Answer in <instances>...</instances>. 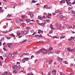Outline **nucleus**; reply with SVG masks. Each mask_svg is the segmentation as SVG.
<instances>
[{"instance_id": "1", "label": "nucleus", "mask_w": 75, "mask_h": 75, "mask_svg": "<svg viewBox=\"0 0 75 75\" xmlns=\"http://www.w3.org/2000/svg\"><path fill=\"white\" fill-rule=\"evenodd\" d=\"M12 68L15 69H21V66L19 65L18 66L16 65H13L12 67Z\"/></svg>"}, {"instance_id": "2", "label": "nucleus", "mask_w": 75, "mask_h": 75, "mask_svg": "<svg viewBox=\"0 0 75 75\" xmlns=\"http://www.w3.org/2000/svg\"><path fill=\"white\" fill-rule=\"evenodd\" d=\"M29 33V32L28 30H25L21 31V34H24V35H27V34Z\"/></svg>"}, {"instance_id": "3", "label": "nucleus", "mask_w": 75, "mask_h": 75, "mask_svg": "<svg viewBox=\"0 0 75 75\" xmlns=\"http://www.w3.org/2000/svg\"><path fill=\"white\" fill-rule=\"evenodd\" d=\"M42 53L43 54H47V52L48 51V50H47L44 48L42 49Z\"/></svg>"}, {"instance_id": "4", "label": "nucleus", "mask_w": 75, "mask_h": 75, "mask_svg": "<svg viewBox=\"0 0 75 75\" xmlns=\"http://www.w3.org/2000/svg\"><path fill=\"white\" fill-rule=\"evenodd\" d=\"M56 26L57 27V29H61V25L58 23H57L56 24Z\"/></svg>"}, {"instance_id": "5", "label": "nucleus", "mask_w": 75, "mask_h": 75, "mask_svg": "<svg viewBox=\"0 0 75 75\" xmlns=\"http://www.w3.org/2000/svg\"><path fill=\"white\" fill-rule=\"evenodd\" d=\"M59 20H62L63 19H64V20H67V18L65 17H63V16L61 15L59 16Z\"/></svg>"}, {"instance_id": "6", "label": "nucleus", "mask_w": 75, "mask_h": 75, "mask_svg": "<svg viewBox=\"0 0 75 75\" xmlns=\"http://www.w3.org/2000/svg\"><path fill=\"white\" fill-rule=\"evenodd\" d=\"M29 55V54L27 53L26 54H21L20 55V57L21 58H23L24 56H27Z\"/></svg>"}, {"instance_id": "7", "label": "nucleus", "mask_w": 75, "mask_h": 75, "mask_svg": "<svg viewBox=\"0 0 75 75\" xmlns=\"http://www.w3.org/2000/svg\"><path fill=\"white\" fill-rule=\"evenodd\" d=\"M7 45L8 46V47H9V48H12V46H11L13 45V43H8L7 44Z\"/></svg>"}, {"instance_id": "8", "label": "nucleus", "mask_w": 75, "mask_h": 75, "mask_svg": "<svg viewBox=\"0 0 75 75\" xmlns=\"http://www.w3.org/2000/svg\"><path fill=\"white\" fill-rule=\"evenodd\" d=\"M58 59H59V61L61 64H62V61H63V59L62 58H61L59 57H58Z\"/></svg>"}, {"instance_id": "9", "label": "nucleus", "mask_w": 75, "mask_h": 75, "mask_svg": "<svg viewBox=\"0 0 75 75\" xmlns=\"http://www.w3.org/2000/svg\"><path fill=\"white\" fill-rule=\"evenodd\" d=\"M74 41H75V37H71V38H69L68 40L69 41H71V40H74Z\"/></svg>"}, {"instance_id": "10", "label": "nucleus", "mask_w": 75, "mask_h": 75, "mask_svg": "<svg viewBox=\"0 0 75 75\" xmlns=\"http://www.w3.org/2000/svg\"><path fill=\"white\" fill-rule=\"evenodd\" d=\"M52 74L55 75V74H57V71L56 70H52Z\"/></svg>"}, {"instance_id": "11", "label": "nucleus", "mask_w": 75, "mask_h": 75, "mask_svg": "<svg viewBox=\"0 0 75 75\" xmlns=\"http://www.w3.org/2000/svg\"><path fill=\"white\" fill-rule=\"evenodd\" d=\"M29 15H30V17H31V18H33L34 17V15L33 13H29Z\"/></svg>"}, {"instance_id": "12", "label": "nucleus", "mask_w": 75, "mask_h": 75, "mask_svg": "<svg viewBox=\"0 0 75 75\" xmlns=\"http://www.w3.org/2000/svg\"><path fill=\"white\" fill-rule=\"evenodd\" d=\"M72 14V16H74L75 17V12L74 11H72L71 12Z\"/></svg>"}, {"instance_id": "13", "label": "nucleus", "mask_w": 75, "mask_h": 75, "mask_svg": "<svg viewBox=\"0 0 75 75\" xmlns=\"http://www.w3.org/2000/svg\"><path fill=\"white\" fill-rule=\"evenodd\" d=\"M60 3L61 4H62V3H65V0H62L61 1H60Z\"/></svg>"}, {"instance_id": "14", "label": "nucleus", "mask_w": 75, "mask_h": 75, "mask_svg": "<svg viewBox=\"0 0 75 75\" xmlns=\"http://www.w3.org/2000/svg\"><path fill=\"white\" fill-rule=\"evenodd\" d=\"M40 52H41V53H42V49L39 50L37 52V54H40Z\"/></svg>"}, {"instance_id": "15", "label": "nucleus", "mask_w": 75, "mask_h": 75, "mask_svg": "<svg viewBox=\"0 0 75 75\" xmlns=\"http://www.w3.org/2000/svg\"><path fill=\"white\" fill-rule=\"evenodd\" d=\"M21 20L20 19H17L16 20V23H20Z\"/></svg>"}, {"instance_id": "16", "label": "nucleus", "mask_w": 75, "mask_h": 75, "mask_svg": "<svg viewBox=\"0 0 75 75\" xmlns=\"http://www.w3.org/2000/svg\"><path fill=\"white\" fill-rule=\"evenodd\" d=\"M8 72L7 71H5L4 73L2 74V75H7Z\"/></svg>"}, {"instance_id": "17", "label": "nucleus", "mask_w": 75, "mask_h": 75, "mask_svg": "<svg viewBox=\"0 0 75 75\" xmlns=\"http://www.w3.org/2000/svg\"><path fill=\"white\" fill-rule=\"evenodd\" d=\"M23 59L24 60H25V61H28L29 60V58H24Z\"/></svg>"}, {"instance_id": "18", "label": "nucleus", "mask_w": 75, "mask_h": 75, "mask_svg": "<svg viewBox=\"0 0 75 75\" xmlns=\"http://www.w3.org/2000/svg\"><path fill=\"white\" fill-rule=\"evenodd\" d=\"M0 13H3V10H2L1 7H0Z\"/></svg>"}, {"instance_id": "19", "label": "nucleus", "mask_w": 75, "mask_h": 75, "mask_svg": "<svg viewBox=\"0 0 75 75\" xmlns=\"http://www.w3.org/2000/svg\"><path fill=\"white\" fill-rule=\"evenodd\" d=\"M50 27L51 28V29H52V30H53V29H54V28L53 27V26H52V24H50Z\"/></svg>"}, {"instance_id": "20", "label": "nucleus", "mask_w": 75, "mask_h": 75, "mask_svg": "<svg viewBox=\"0 0 75 75\" xmlns=\"http://www.w3.org/2000/svg\"><path fill=\"white\" fill-rule=\"evenodd\" d=\"M53 50V48L52 47H50V48H49V50H48V51H51V50Z\"/></svg>"}, {"instance_id": "21", "label": "nucleus", "mask_w": 75, "mask_h": 75, "mask_svg": "<svg viewBox=\"0 0 75 75\" xmlns=\"http://www.w3.org/2000/svg\"><path fill=\"white\" fill-rule=\"evenodd\" d=\"M17 72V71L16 69L14 70L13 71V74H16Z\"/></svg>"}, {"instance_id": "22", "label": "nucleus", "mask_w": 75, "mask_h": 75, "mask_svg": "<svg viewBox=\"0 0 75 75\" xmlns=\"http://www.w3.org/2000/svg\"><path fill=\"white\" fill-rule=\"evenodd\" d=\"M26 21L27 23H30V21H31L30 20L28 19H27L26 20Z\"/></svg>"}, {"instance_id": "23", "label": "nucleus", "mask_w": 75, "mask_h": 75, "mask_svg": "<svg viewBox=\"0 0 75 75\" xmlns=\"http://www.w3.org/2000/svg\"><path fill=\"white\" fill-rule=\"evenodd\" d=\"M12 31V29H10L9 31H7V30H6L5 31H4V33H7L8 32V31L10 32V31Z\"/></svg>"}, {"instance_id": "24", "label": "nucleus", "mask_w": 75, "mask_h": 75, "mask_svg": "<svg viewBox=\"0 0 75 75\" xmlns=\"http://www.w3.org/2000/svg\"><path fill=\"white\" fill-rule=\"evenodd\" d=\"M55 53L56 54H59L60 53V51H56L55 52Z\"/></svg>"}, {"instance_id": "25", "label": "nucleus", "mask_w": 75, "mask_h": 75, "mask_svg": "<svg viewBox=\"0 0 75 75\" xmlns=\"http://www.w3.org/2000/svg\"><path fill=\"white\" fill-rule=\"evenodd\" d=\"M26 29L27 30H29L31 29V28H30V27H26Z\"/></svg>"}, {"instance_id": "26", "label": "nucleus", "mask_w": 75, "mask_h": 75, "mask_svg": "<svg viewBox=\"0 0 75 75\" xmlns=\"http://www.w3.org/2000/svg\"><path fill=\"white\" fill-rule=\"evenodd\" d=\"M67 50L68 51H69V52H71V49L70 48V47H69L67 49Z\"/></svg>"}, {"instance_id": "27", "label": "nucleus", "mask_w": 75, "mask_h": 75, "mask_svg": "<svg viewBox=\"0 0 75 75\" xmlns=\"http://www.w3.org/2000/svg\"><path fill=\"white\" fill-rule=\"evenodd\" d=\"M52 62V59H51L49 61V65H50L51 64V62Z\"/></svg>"}, {"instance_id": "28", "label": "nucleus", "mask_w": 75, "mask_h": 75, "mask_svg": "<svg viewBox=\"0 0 75 75\" xmlns=\"http://www.w3.org/2000/svg\"><path fill=\"white\" fill-rule=\"evenodd\" d=\"M10 35L11 36H12L13 37H15V35H14L13 33H12L11 34H10Z\"/></svg>"}, {"instance_id": "29", "label": "nucleus", "mask_w": 75, "mask_h": 75, "mask_svg": "<svg viewBox=\"0 0 75 75\" xmlns=\"http://www.w3.org/2000/svg\"><path fill=\"white\" fill-rule=\"evenodd\" d=\"M35 36L36 38L40 37H41V36H40V35H35Z\"/></svg>"}, {"instance_id": "30", "label": "nucleus", "mask_w": 75, "mask_h": 75, "mask_svg": "<svg viewBox=\"0 0 75 75\" xmlns=\"http://www.w3.org/2000/svg\"><path fill=\"white\" fill-rule=\"evenodd\" d=\"M65 38V36H64V35L61 36L60 37V38Z\"/></svg>"}, {"instance_id": "31", "label": "nucleus", "mask_w": 75, "mask_h": 75, "mask_svg": "<svg viewBox=\"0 0 75 75\" xmlns=\"http://www.w3.org/2000/svg\"><path fill=\"white\" fill-rule=\"evenodd\" d=\"M53 54V52H52V51H51V52H48V55H49V54Z\"/></svg>"}, {"instance_id": "32", "label": "nucleus", "mask_w": 75, "mask_h": 75, "mask_svg": "<svg viewBox=\"0 0 75 75\" xmlns=\"http://www.w3.org/2000/svg\"><path fill=\"white\" fill-rule=\"evenodd\" d=\"M3 57H6V54L5 53H4L3 54Z\"/></svg>"}, {"instance_id": "33", "label": "nucleus", "mask_w": 75, "mask_h": 75, "mask_svg": "<svg viewBox=\"0 0 75 75\" xmlns=\"http://www.w3.org/2000/svg\"><path fill=\"white\" fill-rule=\"evenodd\" d=\"M52 8V7L51 6H49V7H46V9L47 10V8H48L49 9H51Z\"/></svg>"}, {"instance_id": "34", "label": "nucleus", "mask_w": 75, "mask_h": 75, "mask_svg": "<svg viewBox=\"0 0 75 75\" xmlns=\"http://www.w3.org/2000/svg\"><path fill=\"white\" fill-rule=\"evenodd\" d=\"M69 44H71V45H74V42H69Z\"/></svg>"}, {"instance_id": "35", "label": "nucleus", "mask_w": 75, "mask_h": 75, "mask_svg": "<svg viewBox=\"0 0 75 75\" xmlns=\"http://www.w3.org/2000/svg\"><path fill=\"white\" fill-rule=\"evenodd\" d=\"M20 34H21V33H20V32H18L17 33V35L18 36L20 35Z\"/></svg>"}, {"instance_id": "36", "label": "nucleus", "mask_w": 75, "mask_h": 75, "mask_svg": "<svg viewBox=\"0 0 75 75\" xmlns=\"http://www.w3.org/2000/svg\"><path fill=\"white\" fill-rule=\"evenodd\" d=\"M0 59H1V60H3V57H2V56H0Z\"/></svg>"}, {"instance_id": "37", "label": "nucleus", "mask_w": 75, "mask_h": 75, "mask_svg": "<svg viewBox=\"0 0 75 75\" xmlns=\"http://www.w3.org/2000/svg\"><path fill=\"white\" fill-rule=\"evenodd\" d=\"M32 2L33 3H36V1L35 0H33L32 1Z\"/></svg>"}, {"instance_id": "38", "label": "nucleus", "mask_w": 75, "mask_h": 75, "mask_svg": "<svg viewBox=\"0 0 75 75\" xmlns=\"http://www.w3.org/2000/svg\"><path fill=\"white\" fill-rule=\"evenodd\" d=\"M68 4V5H69V6H71V2H69V3H68V4Z\"/></svg>"}, {"instance_id": "39", "label": "nucleus", "mask_w": 75, "mask_h": 75, "mask_svg": "<svg viewBox=\"0 0 75 75\" xmlns=\"http://www.w3.org/2000/svg\"><path fill=\"white\" fill-rule=\"evenodd\" d=\"M44 41L42 40V41H39V42H44Z\"/></svg>"}, {"instance_id": "40", "label": "nucleus", "mask_w": 75, "mask_h": 75, "mask_svg": "<svg viewBox=\"0 0 75 75\" xmlns=\"http://www.w3.org/2000/svg\"><path fill=\"white\" fill-rule=\"evenodd\" d=\"M12 20V19H10V18H8L6 19L7 20H8V21H11Z\"/></svg>"}, {"instance_id": "41", "label": "nucleus", "mask_w": 75, "mask_h": 75, "mask_svg": "<svg viewBox=\"0 0 75 75\" xmlns=\"http://www.w3.org/2000/svg\"><path fill=\"white\" fill-rule=\"evenodd\" d=\"M74 50H75V49H71V52H72V51H74Z\"/></svg>"}, {"instance_id": "42", "label": "nucleus", "mask_w": 75, "mask_h": 75, "mask_svg": "<svg viewBox=\"0 0 75 75\" xmlns=\"http://www.w3.org/2000/svg\"><path fill=\"white\" fill-rule=\"evenodd\" d=\"M40 24V25H42L45 24V23H41Z\"/></svg>"}, {"instance_id": "43", "label": "nucleus", "mask_w": 75, "mask_h": 75, "mask_svg": "<svg viewBox=\"0 0 75 75\" xmlns=\"http://www.w3.org/2000/svg\"><path fill=\"white\" fill-rule=\"evenodd\" d=\"M4 41V38H1L0 41Z\"/></svg>"}, {"instance_id": "44", "label": "nucleus", "mask_w": 75, "mask_h": 75, "mask_svg": "<svg viewBox=\"0 0 75 75\" xmlns=\"http://www.w3.org/2000/svg\"><path fill=\"white\" fill-rule=\"evenodd\" d=\"M71 8L70 7H69L68 8V9H69V10H71V9H72V8Z\"/></svg>"}, {"instance_id": "45", "label": "nucleus", "mask_w": 75, "mask_h": 75, "mask_svg": "<svg viewBox=\"0 0 75 75\" xmlns=\"http://www.w3.org/2000/svg\"><path fill=\"white\" fill-rule=\"evenodd\" d=\"M25 62V60L24 59L22 61V62H23V63H24Z\"/></svg>"}, {"instance_id": "46", "label": "nucleus", "mask_w": 75, "mask_h": 75, "mask_svg": "<svg viewBox=\"0 0 75 75\" xmlns=\"http://www.w3.org/2000/svg\"><path fill=\"white\" fill-rule=\"evenodd\" d=\"M8 56L9 57H11V53H9L8 54Z\"/></svg>"}, {"instance_id": "47", "label": "nucleus", "mask_w": 75, "mask_h": 75, "mask_svg": "<svg viewBox=\"0 0 75 75\" xmlns=\"http://www.w3.org/2000/svg\"><path fill=\"white\" fill-rule=\"evenodd\" d=\"M11 56H12V57H14V54H11Z\"/></svg>"}, {"instance_id": "48", "label": "nucleus", "mask_w": 75, "mask_h": 75, "mask_svg": "<svg viewBox=\"0 0 75 75\" xmlns=\"http://www.w3.org/2000/svg\"><path fill=\"white\" fill-rule=\"evenodd\" d=\"M45 15H44L42 17V18L43 19V18H45Z\"/></svg>"}, {"instance_id": "49", "label": "nucleus", "mask_w": 75, "mask_h": 75, "mask_svg": "<svg viewBox=\"0 0 75 75\" xmlns=\"http://www.w3.org/2000/svg\"><path fill=\"white\" fill-rule=\"evenodd\" d=\"M38 19H41L42 18L41 17L38 16Z\"/></svg>"}, {"instance_id": "50", "label": "nucleus", "mask_w": 75, "mask_h": 75, "mask_svg": "<svg viewBox=\"0 0 75 75\" xmlns=\"http://www.w3.org/2000/svg\"><path fill=\"white\" fill-rule=\"evenodd\" d=\"M48 16H52V15H51V13H49L48 15Z\"/></svg>"}, {"instance_id": "51", "label": "nucleus", "mask_w": 75, "mask_h": 75, "mask_svg": "<svg viewBox=\"0 0 75 75\" xmlns=\"http://www.w3.org/2000/svg\"><path fill=\"white\" fill-rule=\"evenodd\" d=\"M21 17L22 18H24V17H25V16H22Z\"/></svg>"}, {"instance_id": "52", "label": "nucleus", "mask_w": 75, "mask_h": 75, "mask_svg": "<svg viewBox=\"0 0 75 75\" xmlns=\"http://www.w3.org/2000/svg\"><path fill=\"white\" fill-rule=\"evenodd\" d=\"M25 41H26V40H22V42H25Z\"/></svg>"}, {"instance_id": "53", "label": "nucleus", "mask_w": 75, "mask_h": 75, "mask_svg": "<svg viewBox=\"0 0 75 75\" xmlns=\"http://www.w3.org/2000/svg\"><path fill=\"white\" fill-rule=\"evenodd\" d=\"M53 38H58V37H57L56 36H53Z\"/></svg>"}, {"instance_id": "54", "label": "nucleus", "mask_w": 75, "mask_h": 75, "mask_svg": "<svg viewBox=\"0 0 75 75\" xmlns=\"http://www.w3.org/2000/svg\"><path fill=\"white\" fill-rule=\"evenodd\" d=\"M65 1H66L67 3V4H68V2H69V1H68L67 0H65Z\"/></svg>"}, {"instance_id": "55", "label": "nucleus", "mask_w": 75, "mask_h": 75, "mask_svg": "<svg viewBox=\"0 0 75 75\" xmlns=\"http://www.w3.org/2000/svg\"><path fill=\"white\" fill-rule=\"evenodd\" d=\"M65 64H68V62L67 61H65Z\"/></svg>"}, {"instance_id": "56", "label": "nucleus", "mask_w": 75, "mask_h": 75, "mask_svg": "<svg viewBox=\"0 0 75 75\" xmlns=\"http://www.w3.org/2000/svg\"><path fill=\"white\" fill-rule=\"evenodd\" d=\"M74 18L73 17H72L71 18V20H74Z\"/></svg>"}, {"instance_id": "57", "label": "nucleus", "mask_w": 75, "mask_h": 75, "mask_svg": "<svg viewBox=\"0 0 75 75\" xmlns=\"http://www.w3.org/2000/svg\"><path fill=\"white\" fill-rule=\"evenodd\" d=\"M69 28L70 29H71V28H72V26H70Z\"/></svg>"}, {"instance_id": "58", "label": "nucleus", "mask_w": 75, "mask_h": 75, "mask_svg": "<svg viewBox=\"0 0 75 75\" xmlns=\"http://www.w3.org/2000/svg\"><path fill=\"white\" fill-rule=\"evenodd\" d=\"M36 21V23H39V22H40V21H39V20H37Z\"/></svg>"}, {"instance_id": "59", "label": "nucleus", "mask_w": 75, "mask_h": 75, "mask_svg": "<svg viewBox=\"0 0 75 75\" xmlns=\"http://www.w3.org/2000/svg\"><path fill=\"white\" fill-rule=\"evenodd\" d=\"M55 15H56L55 13H52V15L53 16H55Z\"/></svg>"}, {"instance_id": "60", "label": "nucleus", "mask_w": 75, "mask_h": 75, "mask_svg": "<svg viewBox=\"0 0 75 75\" xmlns=\"http://www.w3.org/2000/svg\"><path fill=\"white\" fill-rule=\"evenodd\" d=\"M37 60H38L37 59H36L35 60L34 62L35 63H36V62H37Z\"/></svg>"}, {"instance_id": "61", "label": "nucleus", "mask_w": 75, "mask_h": 75, "mask_svg": "<svg viewBox=\"0 0 75 75\" xmlns=\"http://www.w3.org/2000/svg\"><path fill=\"white\" fill-rule=\"evenodd\" d=\"M70 26L69 25H68L67 26V28H69V27Z\"/></svg>"}, {"instance_id": "62", "label": "nucleus", "mask_w": 75, "mask_h": 75, "mask_svg": "<svg viewBox=\"0 0 75 75\" xmlns=\"http://www.w3.org/2000/svg\"><path fill=\"white\" fill-rule=\"evenodd\" d=\"M46 62H47V63L48 62H49V60H48V59H47V60H46Z\"/></svg>"}, {"instance_id": "63", "label": "nucleus", "mask_w": 75, "mask_h": 75, "mask_svg": "<svg viewBox=\"0 0 75 75\" xmlns=\"http://www.w3.org/2000/svg\"><path fill=\"white\" fill-rule=\"evenodd\" d=\"M75 4V1H74V2L73 3H72V4Z\"/></svg>"}, {"instance_id": "64", "label": "nucleus", "mask_w": 75, "mask_h": 75, "mask_svg": "<svg viewBox=\"0 0 75 75\" xmlns=\"http://www.w3.org/2000/svg\"><path fill=\"white\" fill-rule=\"evenodd\" d=\"M9 75H12V74L10 72L9 73Z\"/></svg>"}]
</instances>
